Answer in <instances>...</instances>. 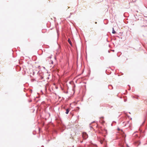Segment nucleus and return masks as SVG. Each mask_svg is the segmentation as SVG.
I'll return each mask as SVG.
<instances>
[{
  "mask_svg": "<svg viewBox=\"0 0 147 147\" xmlns=\"http://www.w3.org/2000/svg\"><path fill=\"white\" fill-rule=\"evenodd\" d=\"M82 137L83 138L86 139L88 138V135L86 132H83L82 133Z\"/></svg>",
  "mask_w": 147,
  "mask_h": 147,
  "instance_id": "1",
  "label": "nucleus"
},
{
  "mask_svg": "<svg viewBox=\"0 0 147 147\" xmlns=\"http://www.w3.org/2000/svg\"><path fill=\"white\" fill-rule=\"evenodd\" d=\"M68 41L69 42V43L72 46V44H71V42L70 40L69 39H68Z\"/></svg>",
  "mask_w": 147,
  "mask_h": 147,
  "instance_id": "2",
  "label": "nucleus"
},
{
  "mask_svg": "<svg viewBox=\"0 0 147 147\" xmlns=\"http://www.w3.org/2000/svg\"><path fill=\"white\" fill-rule=\"evenodd\" d=\"M108 87L109 88L111 89H112L113 88L112 86L111 85H109Z\"/></svg>",
  "mask_w": 147,
  "mask_h": 147,
  "instance_id": "3",
  "label": "nucleus"
},
{
  "mask_svg": "<svg viewBox=\"0 0 147 147\" xmlns=\"http://www.w3.org/2000/svg\"><path fill=\"white\" fill-rule=\"evenodd\" d=\"M69 109H67L66 110V111L65 113L66 114H68V113H69Z\"/></svg>",
  "mask_w": 147,
  "mask_h": 147,
  "instance_id": "4",
  "label": "nucleus"
},
{
  "mask_svg": "<svg viewBox=\"0 0 147 147\" xmlns=\"http://www.w3.org/2000/svg\"><path fill=\"white\" fill-rule=\"evenodd\" d=\"M112 33L113 34H115L116 33V32L114 30L113 28V30Z\"/></svg>",
  "mask_w": 147,
  "mask_h": 147,
  "instance_id": "5",
  "label": "nucleus"
},
{
  "mask_svg": "<svg viewBox=\"0 0 147 147\" xmlns=\"http://www.w3.org/2000/svg\"><path fill=\"white\" fill-rule=\"evenodd\" d=\"M129 123V121H127L126 123L125 124V125H128Z\"/></svg>",
  "mask_w": 147,
  "mask_h": 147,
  "instance_id": "6",
  "label": "nucleus"
},
{
  "mask_svg": "<svg viewBox=\"0 0 147 147\" xmlns=\"http://www.w3.org/2000/svg\"><path fill=\"white\" fill-rule=\"evenodd\" d=\"M50 63L53 64V61L51 60L50 61Z\"/></svg>",
  "mask_w": 147,
  "mask_h": 147,
  "instance_id": "7",
  "label": "nucleus"
},
{
  "mask_svg": "<svg viewBox=\"0 0 147 147\" xmlns=\"http://www.w3.org/2000/svg\"><path fill=\"white\" fill-rule=\"evenodd\" d=\"M118 130H119H119H121V129H120L119 128H118ZM121 130L122 131H123L121 129Z\"/></svg>",
  "mask_w": 147,
  "mask_h": 147,
  "instance_id": "8",
  "label": "nucleus"
},
{
  "mask_svg": "<svg viewBox=\"0 0 147 147\" xmlns=\"http://www.w3.org/2000/svg\"><path fill=\"white\" fill-rule=\"evenodd\" d=\"M75 85H74V86L73 87H75ZM73 90H74V87H73Z\"/></svg>",
  "mask_w": 147,
  "mask_h": 147,
  "instance_id": "9",
  "label": "nucleus"
},
{
  "mask_svg": "<svg viewBox=\"0 0 147 147\" xmlns=\"http://www.w3.org/2000/svg\"><path fill=\"white\" fill-rule=\"evenodd\" d=\"M48 58H51V57H48Z\"/></svg>",
  "mask_w": 147,
  "mask_h": 147,
  "instance_id": "10",
  "label": "nucleus"
},
{
  "mask_svg": "<svg viewBox=\"0 0 147 147\" xmlns=\"http://www.w3.org/2000/svg\"><path fill=\"white\" fill-rule=\"evenodd\" d=\"M126 100L125 99L124 101H125H125H126Z\"/></svg>",
  "mask_w": 147,
  "mask_h": 147,
  "instance_id": "11",
  "label": "nucleus"
},
{
  "mask_svg": "<svg viewBox=\"0 0 147 147\" xmlns=\"http://www.w3.org/2000/svg\"><path fill=\"white\" fill-rule=\"evenodd\" d=\"M146 116H147V113H146Z\"/></svg>",
  "mask_w": 147,
  "mask_h": 147,
  "instance_id": "12",
  "label": "nucleus"
}]
</instances>
